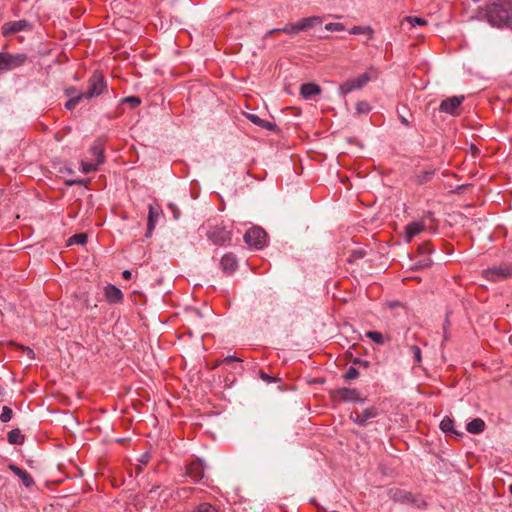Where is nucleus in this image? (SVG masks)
<instances>
[{
  "label": "nucleus",
  "instance_id": "39448f33",
  "mask_svg": "<svg viewBox=\"0 0 512 512\" xmlns=\"http://www.w3.org/2000/svg\"><path fill=\"white\" fill-rule=\"evenodd\" d=\"M370 80L369 72H365L355 78H349L339 86L338 93L345 98L350 92L363 88Z\"/></svg>",
  "mask_w": 512,
  "mask_h": 512
},
{
  "label": "nucleus",
  "instance_id": "5701e85b",
  "mask_svg": "<svg viewBox=\"0 0 512 512\" xmlns=\"http://www.w3.org/2000/svg\"><path fill=\"white\" fill-rule=\"evenodd\" d=\"M247 118L252 123H254V124H256V125H258V126H260L262 128H265L267 130L273 131V130L276 129V124L275 123L263 120V119H261L259 116L255 115V114H248Z\"/></svg>",
  "mask_w": 512,
  "mask_h": 512
},
{
  "label": "nucleus",
  "instance_id": "37998d69",
  "mask_svg": "<svg viewBox=\"0 0 512 512\" xmlns=\"http://www.w3.org/2000/svg\"><path fill=\"white\" fill-rule=\"evenodd\" d=\"M224 362H232V361H242L240 358H237L236 356H227L224 360Z\"/></svg>",
  "mask_w": 512,
  "mask_h": 512
},
{
  "label": "nucleus",
  "instance_id": "49530a36",
  "mask_svg": "<svg viewBox=\"0 0 512 512\" xmlns=\"http://www.w3.org/2000/svg\"><path fill=\"white\" fill-rule=\"evenodd\" d=\"M355 255H356L358 258H362V257H364V255H365V254H364V252H363V251H356V252H355Z\"/></svg>",
  "mask_w": 512,
  "mask_h": 512
},
{
  "label": "nucleus",
  "instance_id": "f03ea898",
  "mask_svg": "<svg viewBox=\"0 0 512 512\" xmlns=\"http://www.w3.org/2000/svg\"><path fill=\"white\" fill-rule=\"evenodd\" d=\"M206 236L214 245L227 246L231 243L233 231L223 224H216L209 227Z\"/></svg>",
  "mask_w": 512,
  "mask_h": 512
},
{
  "label": "nucleus",
  "instance_id": "6ab92c4d",
  "mask_svg": "<svg viewBox=\"0 0 512 512\" xmlns=\"http://www.w3.org/2000/svg\"><path fill=\"white\" fill-rule=\"evenodd\" d=\"M8 468L15 474L17 475L23 482V484L26 486V487H31L34 485V480L32 478V476L25 470L19 468L18 466L14 465V464H10L8 466Z\"/></svg>",
  "mask_w": 512,
  "mask_h": 512
},
{
  "label": "nucleus",
  "instance_id": "58836bf2",
  "mask_svg": "<svg viewBox=\"0 0 512 512\" xmlns=\"http://www.w3.org/2000/svg\"><path fill=\"white\" fill-rule=\"evenodd\" d=\"M325 29L327 31H343L344 25L338 22L328 23L326 24Z\"/></svg>",
  "mask_w": 512,
  "mask_h": 512
},
{
  "label": "nucleus",
  "instance_id": "4c0bfd02",
  "mask_svg": "<svg viewBox=\"0 0 512 512\" xmlns=\"http://www.w3.org/2000/svg\"><path fill=\"white\" fill-rule=\"evenodd\" d=\"M123 103L129 104L131 106V108H136L140 105L141 100L137 96H129V97H125L123 99Z\"/></svg>",
  "mask_w": 512,
  "mask_h": 512
},
{
  "label": "nucleus",
  "instance_id": "ddd939ff",
  "mask_svg": "<svg viewBox=\"0 0 512 512\" xmlns=\"http://www.w3.org/2000/svg\"><path fill=\"white\" fill-rule=\"evenodd\" d=\"M186 475L194 482L200 481L204 477V465L201 460L197 459L187 465Z\"/></svg>",
  "mask_w": 512,
  "mask_h": 512
},
{
  "label": "nucleus",
  "instance_id": "bb28decb",
  "mask_svg": "<svg viewBox=\"0 0 512 512\" xmlns=\"http://www.w3.org/2000/svg\"><path fill=\"white\" fill-rule=\"evenodd\" d=\"M404 21L408 23L412 28L416 27L417 25L423 26L427 24V21L424 18L417 16H407L405 17Z\"/></svg>",
  "mask_w": 512,
  "mask_h": 512
},
{
  "label": "nucleus",
  "instance_id": "72a5a7b5",
  "mask_svg": "<svg viewBox=\"0 0 512 512\" xmlns=\"http://www.w3.org/2000/svg\"><path fill=\"white\" fill-rule=\"evenodd\" d=\"M13 416V411L8 406H4L2 408V413L0 415V420L4 423L9 422Z\"/></svg>",
  "mask_w": 512,
  "mask_h": 512
},
{
  "label": "nucleus",
  "instance_id": "f8f14e48",
  "mask_svg": "<svg viewBox=\"0 0 512 512\" xmlns=\"http://www.w3.org/2000/svg\"><path fill=\"white\" fill-rule=\"evenodd\" d=\"M147 231L145 236L150 237L155 229L156 223L159 220L162 210L160 206L150 204L148 207Z\"/></svg>",
  "mask_w": 512,
  "mask_h": 512
},
{
  "label": "nucleus",
  "instance_id": "aec40b11",
  "mask_svg": "<svg viewBox=\"0 0 512 512\" xmlns=\"http://www.w3.org/2000/svg\"><path fill=\"white\" fill-rule=\"evenodd\" d=\"M425 229L423 222H411L405 228V238L407 242H410L413 237L421 233Z\"/></svg>",
  "mask_w": 512,
  "mask_h": 512
},
{
  "label": "nucleus",
  "instance_id": "f3484780",
  "mask_svg": "<svg viewBox=\"0 0 512 512\" xmlns=\"http://www.w3.org/2000/svg\"><path fill=\"white\" fill-rule=\"evenodd\" d=\"M321 87L316 83H305L300 87V95L304 99H311L315 95H319L321 93Z\"/></svg>",
  "mask_w": 512,
  "mask_h": 512
},
{
  "label": "nucleus",
  "instance_id": "4be33fe9",
  "mask_svg": "<svg viewBox=\"0 0 512 512\" xmlns=\"http://www.w3.org/2000/svg\"><path fill=\"white\" fill-rule=\"evenodd\" d=\"M466 429L469 433L479 434L485 429V422L481 418H474L467 423Z\"/></svg>",
  "mask_w": 512,
  "mask_h": 512
},
{
  "label": "nucleus",
  "instance_id": "e433bc0d",
  "mask_svg": "<svg viewBox=\"0 0 512 512\" xmlns=\"http://www.w3.org/2000/svg\"><path fill=\"white\" fill-rule=\"evenodd\" d=\"M418 251L421 255L428 257L433 252V249L429 242H424L418 247Z\"/></svg>",
  "mask_w": 512,
  "mask_h": 512
},
{
  "label": "nucleus",
  "instance_id": "4468645a",
  "mask_svg": "<svg viewBox=\"0 0 512 512\" xmlns=\"http://www.w3.org/2000/svg\"><path fill=\"white\" fill-rule=\"evenodd\" d=\"M29 26L26 20L7 22L2 26V34L8 36L25 30Z\"/></svg>",
  "mask_w": 512,
  "mask_h": 512
},
{
  "label": "nucleus",
  "instance_id": "1a4fd4ad",
  "mask_svg": "<svg viewBox=\"0 0 512 512\" xmlns=\"http://www.w3.org/2000/svg\"><path fill=\"white\" fill-rule=\"evenodd\" d=\"M244 241L249 246L260 249L266 241V232L260 227H252L244 234Z\"/></svg>",
  "mask_w": 512,
  "mask_h": 512
},
{
  "label": "nucleus",
  "instance_id": "a18cd8bd",
  "mask_svg": "<svg viewBox=\"0 0 512 512\" xmlns=\"http://www.w3.org/2000/svg\"><path fill=\"white\" fill-rule=\"evenodd\" d=\"M400 120H401V122H402L404 125H406V126H408V125H409V122H408V120H407L405 117L401 116V117H400Z\"/></svg>",
  "mask_w": 512,
  "mask_h": 512
},
{
  "label": "nucleus",
  "instance_id": "6e6552de",
  "mask_svg": "<svg viewBox=\"0 0 512 512\" xmlns=\"http://www.w3.org/2000/svg\"><path fill=\"white\" fill-rule=\"evenodd\" d=\"M27 60L26 54L0 53V71L12 70L23 65Z\"/></svg>",
  "mask_w": 512,
  "mask_h": 512
},
{
  "label": "nucleus",
  "instance_id": "b1692460",
  "mask_svg": "<svg viewBox=\"0 0 512 512\" xmlns=\"http://www.w3.org/2000/svg\"><path fill=\"white\" fill-rule=\"evenodd\" d=\"M278 32H283V33H286V34H297V33H299L297 22L296 23H289V24L285 25L283 28H276V29L269 30L266 33L265 37H268V36L273 35L274 33H278Z\"/></svg>",
  "mask_w": 512,
  "mask_h": 512
},
{
  "label": "nucleus",
  "instance_id": "f257e3e1",
  "mask_svg": "<svg viewBox=\"0 0 512 512\" xmlns=\"http://www.w3.org/2000/svg\"><path fill=\"white\" fill-rule=\"evenodd\" d=\"M484 16L489 24L494 27H507L512 29V10L507 2H494L484 9Z\"/></svg>",
  "mask_w": 512,
  "mask_h": 512
},
{
  "label": "nucleus",
  "instance_id": "79ce46f5",
  "mask_svg": "<svg viewBox=\"0 0 512 512\" xmlns=\"http://www.w3.org/2000/svg\"><path fill=\"white\" fill-rule=\"evenodd\" d=\"M18 347H19L20 349H22L23 351H25V352H26V354H27V356H28L30 359H33V358H34V356H35V355H34V352H33V350H32V349H30L29 347H24V346H22V345H18Z\"/></svg>",
  "mask_w": 512,
  "mask_h": 512
},
{
  "label": "nucleus",
  "instance_id": "473e14b6",
  "mask_svg": "<svg viewBox=\"0 0 512 512\" xmlns=\"http://www.w3.org/2000/svg\"><path fill=\"white\" fill-rule=\"evenodd\" d=\"M343 377L346 381L357 379L359 377V371L355 367L350 366Z\"/></svg>",
  "mask_w": 512,
  "mask_h": 512
},
{
  "label": "nucleus",
  "instance_id": "c85d7f7f",
  "mask_svg": "<svg viewBox=\"0 0 512 512\" xmlns=\"http://www.w3.org/2000/svg\"><path fill=\"white\" fill-rule=\"evenodd\" d=\"M366 336L371 339L373 342L382 345L384 344V337L380 332L377 331H368Z\"/></svg>",
  "mask_w": 512,
  "mask_h": 512
},
{
  "label": "nucleus",
  "instance_id": "3c124183",
  "mask_svg": "<svg viewBox=\"0 0 512 512\" xmlns=\"http://www.w3.org/2000/svg\"><path fill=\"white\" fill-rule=\"evenodd\" d=\"M510 492L512 493V485L510 486Z\"/></svg>",
  "mask_w": 512,
  "mask_h": 512
},
{
  "label": "nucleus",
  "instance_id": "7c9ffc66",
  "mask_svg": "<svg viewBox=\"0 0 512 512\" xmlns=\"http://www.w3.org/2000/svg\"><path fill=\"white\" fill-rule=\"evenodd\" d=\"M431 264H432V260L429 257H424L422 260L417 261L413 265L412 269L419 270V269L427 268V267H430Z\"/></svg>",
  "mask_w": 512,
  "mask_h": 512
},
{
  "label": "nucleus",
  "instance_id": "09e8293b",
  "mask_svg": "<svg viewBox=\"0 0 512 512\" xmlns=\"http://www.w3.org/2000/svg\"><path fill=\"white\" fill-rule=\"evenodd\" d=\"M354 363H361V364H364L365 366H367L366 361L355 360Z\"/></svg>",
  "mask_w": 512,
  "mask_h": 512
},
{
  "label": "nucleus",
  "instance_id": "8fccbe9b",
  "mask_svg": "<svg viewBox=\"0 0 512 512\" xmlns=\"http://www.w3.org/2000/svg\"><path fill=\"white\" fill-rule=\"evenodd\" d=\"M141 463L142 464H146L147 463V459L146 458H142Z\"/></svg>",
  "mask_w": 512,
  "mask_h": 512
},
{
  "label": "nucleus",
  "instance_id": "9d476101",
  "mask_svg": "<svg viewBox=\"0 0 512 512\" xmlns=\"http://www.w3.org/2000/svg\"><path fill=\"white\" fill-rule=\"evenodd\" d=\"M464 99L465 97L463 95L448 97L441 102L439 111L457 116L460 114V106Z\"/></svg>",
  "mask_w": 512,
  "mask_h": 512
},
{
  "label": "nucleus",
  "instance_id": "412c9836",
  "mask_svg": "<svg viewBox=\"0 0 512 512\" xmlns=\"http://www.w3.org/2000/svg\"><path fill=\"white\" fill-rule=\"evenodd\" d=\"M440 429L445 434H453L456 438H461L463 436L462 432H458L454 429V421L449 417H444L440 422Z\"/></svg>",
  "mask_w": 512,
  "mask_h": 512
},
{
  "label": "nucleus",
  "instance_id": "2f4dec72",
  "mask_svg": "<svg viewBox=\"0 0 512 512\" xmlns=\"http://www.w3.org/2000/svg\"><path fill=\"white\" fill-rule=\"evenodd\" d=\"M83 94L79 93L78 95L70 98L66 104L65 107L69 110L73 109L76 105L80 103V101L83 99Z\"/></svg>",
  "mask_w": 512,
  "mask_h": 512
},
{
  "label": "nucleus",
  "instance_id": "0eeeda50",
  "mask_svg": "<svg viewBox=\"0 0 512 512\" xmlns=\"http://www.w3.org/2000/svg\"><path fill=\"white\" fill-rule=\"evenodd\" d=\"M106 88V82L101 73L95 72L88 81V89L83 94V97L90 99L99 96L103 93Z\"/></svg>",
  "mask_w": 512,
  "mask_h": 512
},
{
  "label": "nucleus",
  "instance_id": "2eb2a0df",
  "mask_svg": "<svg viewBox=\"0 0 512 512\" xmlns=\"http://www.w3.org/2000/svg\"><path fill=\"white\" fill-rule=\"evenodd\" d=\"M220 267L224 273H233L238 267L237 258L232 253H226L220 260Z\"/></svg>",
  "mask_w": 512,
  "mask_h": 512
},
{
  "label": "nucleus",
  "instance_id": "20e7f679",
  "mask_svg": "<svg viewBox=\"0 0 512 512\" xmlns=\"http://www.w3.org/2000/svg\"><path fill=\"white\" fill-rule=\"evenodd\" d=\"M92 158L90 160L82 161V172L90 173L98 170V167L104 163V150L100 144H95L90 149Z\"/></svg>",
  "mask_w": 512,
  "mask_h": 512
},
{
  "label": "nucleus",
  "instance_id": "7ed1b4c3",
  "mask_svg": "<svg viewBox=\"0 0 512 512\" xmlns=\"http://www.w3.org/2000/svg\"><path fill=\"white\" fill-rule=\"evenodd\" d=\"M330 399L333 403L341 402H359L363 403L365 398L361 397L360 393L356 389L342 387L330 390Z\"/></svg>",
  "mask_w": 512,
  "mask_h": 512
},
{
  "label": "nucleus",
  "instance_id": "de8ad7c7",
  "mask_svg": "<svg viewBox=\"0 0 512 512\" xmlns=\"http://www.w3.org/2000/svg\"><path fill=\"white\" fill-rule=\"evenodd\" d=\"M75 91H76V89H75V88H69V89H67V90H66V92H67V94H68V95H71V94H72V93H74Z\"/></svg>",
  "mask_w": 512,
  "mask_h": 512
},
{
  "label": "nucleus",
  "instance_id": "c9c22d12",
  "mask_svg": "<svg viewBox=\"0 0 512 512\" xmlns=\"http://www.w3.org/2000/svg\"><path fill=\"white\" fill-rule=\"evenodd\" d=\"M193 512H218V510L209 503H201Z\"/></svg>",
  "mask_w": 512,
  "mask_h": 512
},
{
  "label": "nucleus",
  "instance_id": "a19ab883",
  "mask_svg": "<svg viewBox=\"0 0 512 512\" xmlns=\"http://www.w3.org/2000/svg\"><path fill=\"white\" fill-rule=\"evenodd\" d=\"M260 378H261L263 381L267 382V383H272V382H276V381H278V380H279L278 378H276V377H272V376H270V375L266 374V373H265V372H263V371H261V372H260Z\"/></svg>",
  "mask_w": 512,
  "mask_h": 512
},
{
  "label": "nucleus",
  "instance_id": "cd10ccee",
  "mask_svg": "<svg viewBox=\"0 0 512 512\" xmlns=\"http://www.w3.org/2000/svg\"><path fill=\"white\" fill-rule=\"evenodd\" d=\"M356 113L357 114H368L371 111V106L367 101H359L356 103Z\"/></svg>",
  "mask_w": 512,
  "mask_h": 512
},
{
  "label": "nucleus",
  "instance_id": "a878e982",
  "mask_svg": "<svg viewBox=\"0 0 512 512\" xmlns=\"http://www.w3.org/2000/svg\"><path fill=\"white\" fill-rule=\"evenodd\" d=\"M7 439L10 444L21 445L24 443L25 437L21 433L20 429L15 428L8 433Z\"/></svg>",
  "mask_w": 512,
  "mask_h": 512
},
{
  "label": "nucleus",
  "instance_id": "f704fd0d",
  "mask_svg": "<svg viewBox=\"0 0 512 512\" xmlns=\"http://www.w3.org/2000/svg\"><path fill=\"white\" fill-rule=\"evenodd\" d=\"M69 242L84 245L87 242V235L84 233L75 234L69 239Z\"/></svg>",
  "mask_w": 512,
  "mask_h": 512
},
{
  "label": "nucleus",
  "instance_id": "a211bd4d",
  "mask_svg": "<svg viewBox=\"0 0 512 512\" xmlns=\"http://www.w3.org/2000/svg\"><path fill=\"white\" fill-rule=\"evenodd\" d=\"M320 24H322V18L319 16L302 18L297 22L299 32L307 31Z\"/></svg>",
  "mask_w": 512,
  "mask_h": 512
},
{
  "label": "nucleus",
  "instance_id": "423d86ee",
  "mask_svg": "<svg viewBox=\"0 0 512 512\" xmlns=\"http://www.w3.org/2000/svg\"><path fill=\"white\" fill-rule=\"evenodd\" d=\"M483 277L489 281L497 282L512 277V263H504L483 271Z\"/></svg>",
  "mask_w": 512,
  "mask_h": 512
},
{
  "label": "nucleus",
  "instance_id": "ea45409f",
  "mask_svg": "<svg viewBox=\"0 0 512 512\" xmlns=\"http://www.w3.org/2000/svg\"><path fill=\"white\" fill-rule=\"evenodd\" d=\"M366 31L371 32L370 27L354 26L351 29L350 33L357 35V34L365 33Z\"/></svg>",
  "mask_w": 512,
  "mask_h": 512
},
{
  "label": "nucleus",
  "instance_id": "c03bdc74",
  "mask_svg": "<svg viewBox=\"0 0 512 512\" xmlns=\"http://www.w3.org/2000/svg\"><path fill=\"white\" fill-rule=\"evenodd\" d=\"M122 276L124 279L129 280V279H131L132 273L129 270H124L122 272Z\"/></svg>",
  "mask_w": 512,
  "mask_h": 512
},
{
  "label": "nucleus",
  "instance_id": "9b49d317",
  "mask_svg": "<svg viewBox=\"0 0 512 512\" xmlns=\"http://www.w3.org/2000/svg\"><path fill=\"white\" fill-rule=\"evenodd\" d=\"M379 415V411L376 407L372 406L366 408L363 412L353 411L350 413L349 418L352 422L359 426H365L366 423Z\"/></svg>",
  "mask_w": 512,
  "mask_h": 512
},
{
  "label": "nucleus",
  "instance_id": "393cba45",
  "mask_svg": "<svg viewBox=\"0 0 512 512\" xmlns=\"http://www.w3.org/2000/svg\"><path fill=\"white\" fill-rule=\"evenodd\" d=\"M435 174L434 170H425L415 174L413 180L418 185H423L432 180Z\"/></svg>",
  "mask_w": 512,
  "mask_h": 512
},
{
  "label": "nucleus",
  "instance_id": "dca6fc26",
  "mask_svg": "<svg viewBox=\"0 0 512 512\" xmlns=\"http://www.w3.org/2000/svg\"><path fill=\"white\" fill-rule=\"evenodd\" d=\"M105 297L109 303L116 304L123 300L122 291L115 285H108L105 287Z\"/></svg>",
  "mask_w": 512,
  "mask_h": 512
},
{
  "label": "nucleus",
  "instance_id": "c756f323",
  "mask_svg": "<svg viewBox=\"0 0 512 512\" xmlns=\"http://www.w3.org/2000/svg\"><path fill=\"white\" fill-rule=\"evenodd\" d=\"M409 350L413 356L414 363L420 364L422 361L421 349L417 345H412V346H410Z\"/></svg>",
  "mask_w": 512,
  "mask_h": 512
}]
</instances>
